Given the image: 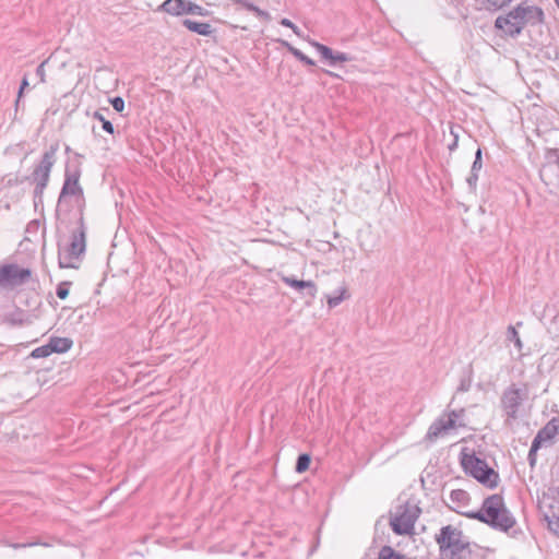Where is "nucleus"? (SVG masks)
<instances>
[{
	"instance_id": "10",
	"label": "nucleus",
	"mask_w": 559,
	"mask_h": 559,
	"mask_svg": "<svg viewBox=\"0 0 559 559\" xmlns=\"http://www.w3.org/2000/svg\"><path fill=\"white\" fill-rule=\"evenodd\" d=\"M464 413L463 408L460 409H453L449 412L448 414H444L437 418L429 427L428 432L426 435V438L429 441H435L443 433H447L450 429L455 428L456 420L460 418Z\"/></svg>"
},
{
	"instance_id": "19",
	"label": "nucleus",
	"mask_w": 559,
	"mask_h": 559,
	"mask_svg": "<svg viewBox=\"0 0 559 559\" xmlns=\"http://www.w3.org/2000/svg\"><path fill=\"white\" fill-rule=\"evenodd\" d=\"M280 43L282 44V46H284L294 57H296L299 61H301L302 63L307 64V66H314V61L309 58L308 56H306L302 51H300L299 49H297L296 47H294L292 44H289L288 41L286 40H280Z\"/></svg>"
},
{
	"instance_id": "36",
	"label": "nucleus",
	"mask_w": 559,
	"mask_h": 559,
	"mask_svg": "<svg viewBox=\"0 0 559 559\" xmlns=\"http://www.w3.org/2000/svg\"><path fill=\"white\" fill-rule=\"evenodd\" d=\"M280 24L289 27L297 36L301 37V32L297 25H295L290 20L284 17L280 21Z\"/></svg>"
},
{
	"instance_id": "14",
	"label": "nucleus",
	"mask_w": 559,
	"mask_h": 559,
	"mask_svg": "<svg viewBox=\"0 0 559 559\" xmlns=\"http://www.w3.org/2000/svg\"><path fill=\"white\" fill-rule=\"evenodd\" d=\"M2 322L11 326H22L31 324L32 320L25 310L16 308L14 311L5 313Z\"/></svg>"
},
{
	"instance_id": "43",
	"label": "nucleus",
	"mask_w": 559,
	"mask_h": 559,
	"mask_svg": "<svg viewBox=\"0 0 559 559\" xmlns=\"http://www.w3.org/2000/svg\"><path fill=\"white\" fill-rule=\"evenodd\" d=\"M457 146V135H454V141L451 145H449V150L453 151Z\"/></svg>"
},
{
	"instance_id": "15",
	"label": "nucleus",
	"mask_w": 559,
	"mask_h": 559,
	"mask_svg": "<svg viewBox=\"0 0 559 559\" xmlns=\"http://www.w3.org/2000/svg\"><path fill=\"white\" fill-rule=\"evenodd\" d=\"M183 14L206 16L209 15V11L190 0H177V16H181Z\"/></svg>"
},
{
	"instance_id": "21",
	"label": "nucleus",
	"mask_w": 559,
	"mask_h": 559,
	"mask_svg": "<svg viewBox=\"0 0 559 559\" xmlns=\"http://www.w3.org/2000/svg\"><path fill=\"white\" fill-rule=\"evenodd\" d=\"M512 0H477L483 9L488 11H498L508 5Z\"/></svg>"
},
{
	"instance_id": "8",
	"label": "nucleus",
	"mask_w": 559,
	"mask_h": 559,
	"mask_svg": "<svg viewBox=\"0 0 559 559\" xmlns=\"http://www.w3.org/2000/svg\"><path fill=\"white\" fill-rule=\"evenodd\" d=\"M81 176L80 168L78 166L70 167L67 165L64 170V181L61 188V191L59 193L55 216L56 221H60L61 214H62V206L66 202V199L70 195L73 197H81L83 198V189L79 183Z\"/></svg>"
},
{
	"instance_id": "7",
	"label": "nucleus",
	"mask_w": 559,
	"mask_h": 559,
	"mask_svg": "<svg viewBox=\"0 0 559 559\" xmlns=\"http://www.w3.org/2000/svg\"><path fill=\"white\" fill-rule=\"evenodd\" d=\"M421 510L414 503L406 502L397 506L395 512L391 515L390 526L396 535H411L414 532V525L419 518Z\"/></svg>"
},
{
	"instance_id": "2",
	"label": "nucleus",
	"mask_w": 559,
	"mask_h": 559,
	"mask_svg": "<svg viewBox=\"0 0 559 559\" xmlns=\"http://www.w3.org/2000/svg\"><path fill=\"white\" fill-rule=\"evenodd\" d=\"M64 221L60 217V221H56V234H57V246H58V264L61 269L75 267L72 263L74 259L80 258L86 249V227L84 224L83 212L80 211L78 218V228L71 234V241L66 248V252L62 253L61 240L63 234L61 233V225Z\"/></svg>"
},
{
	"instance_id": "39",
	"label": "nucleus",
	"mask_w": 559,
	"mask_h": 559,
	"mask_svg": "<svg viewBox=\"0 0 559 559\" xmlns=\"http://www.w3.org/2000/svg\"><path fill=\"white\" fill-rule=\"evenodd\" d=\"M174 1L175 0H166L162 3L159 9L175 15V5H173Z\"/></svg>"
},
{
	"instance_id": "13",
	"label": "nucleus",
	"mask_w": 559,
	"mask_h": 559,
	"mask_svg": "<svg viewBox=\"0 0 559 559\" xmlns=\"http://www.w3.org/2000/svg\"><path fill=\"white\" fill-rule=\"evenodd\" d=\"M179 23L185 26L188 31L197 33L202 36H211L215 33V29L210 23L198 22L191 17H181Z\"/></svg>"
},
{
	"instance_id": "45",
	"label": "nucleus",
	"mask_w": 559,
	"mask_h": 559,
	"mask_svg": "<svg viewBox=\"0 0 559 559\" xmlns=\"http://www.w3.org/2000/svg\"><path fill=\"white\" fill-rule=\"evenodd\" d=\"M555 1H556L557 5H558V8H559V0H555Z\"/></svg>"
},
{
	"instance_id": "41",
	"label": "nucleus",
	"mask_w": 559,
	"mask_h": 559,
	"mask_svg": "<svg viewBox=\"0 0 559 559\" xmlns=\"http://www.w3.org/2000/svg\"><path fill=\"white\" fill-rule=\"evenodd\" d=\"M471 388V379H463L457 388V391L466 392Z\"/></svg>"
},
{
	"instance_id": "25",
	"label": "nucleus",
	"mask_w": 559,
	"mask_h": 559,
	"mask_svg": "<svg viewBox=\"0 0 559 559\" xmlns=\"http://www.w3.org/2000/svg\"><path fill=\"white\" fill-rule=\"evenodd\" d=\"M311 456L308 453L299 454L296 461L295 471L297 473L306 472L309 468Z\"/></svg>"
},
{
	"instance_id": "22",
	"label": "nucleus",
	"mask_w": 559,
	"mask_h": 559,
	"mask_svg": "<svg viewBox=\"0 0 559 559\" xmlns=\"http://www.w3.org/2000/svg\"><path fill=\"white\" fill-rule=\"evenodd\" d=\"M233 1L236 3L242 4L247 10L253 12L257 16H259L261 19H264L266 21L271 19L269 12L261 10L253 3L249 2L248 0H233Z\"/></svg>"
},
{
	"instance_id": "23",
	"label": "nucleus",
	"mask_w": 559,
	"mask_h": 559,
	"mask_svg": "<svg viewBox=\"0 0 559 559\" xmlns=\"http://www.w3.org/2000/svg\"><path fill=\"white\" fill-rule=\"evenodd\" d=\"M378 559H406V557L391 546H383L378 554Z\"/></svg>"
},
{
	"instance_id": "32",
	"label": "nucleus",
	"mask_w": 559,
	"mask_h": 559,
	"mask_svg": "<svg viewBox=\"0 0 559 559\" xmlns=\"http://www.w3.org/2000/svg\"><path fill=\"white\" fill-rule=\"evenodd\" d=\"M345 293H346V289L343 288L340 293V295L337 296H329L328 297V305L330 308H334L336 306H338L344 299H345Z\"/></svg>"
},
{
	"instance_id": "42",
	"label": "nucleus",
	"mask_w": 559,
	"mask_h": 559,
	"mask_svg": "<svg viewBox=\"0 0 559 559\" xmlns=\"http://www.w3.org/2000/svg\"><path fill=\"white\" fill-rule=\"evenodd\" d=\"M28 86V81L26 78H24L21 82V85H20V90H19V95H17V99H16V106H19V103H20V98L22 97V94H23V91L25 87Z\"/></svg>"
},
{
	"instance_id": "4",
	"label": "nucleus",
	"mask_w": 559,
	"mask_h": 559,
	"mask_svg": "<svg viewBox=\"0 0 559 559\" xmlns=\"http://www.w3.org/2000/svg\"><path fill=\"white\" fill-rule=\"evenodd\" d=\"M461 465L464 472L484 486L493 489L498 486L499 474L490 467L487 462L478 457L474 452L467 453L466 449L461 452Z\"/></svg>"
},
{
	"instance_id": "38",
	"label": "nucleus",
	"mask_w": 559,
	"mask_h": 559,
	"mask_svg": "<svg viewBox=\"0 0 559 559\" xmlns=\"http://www.w3.org/2000/svg\"><path fill=\"white\" fill-rule=\"evenodd\" d=\"M477 181H478V173L471 171L469 176L466 178V182L472 190L476 189Z\"/></svg>"
},
{
	"instance_id": "16",
	"label": "nucleus",
	"mask_w": 559,
	"mask_h": 559,
	"mask_svg": "<svg viewBox=\"0 0 559 559\" xmlns=\"http://www.w3.org/2000/svg\"><path fill=\"white\" fill-rule=\"evenodd\" d=\"M284 283H286L292 288L298 290V292H306L305 295L309 296L310 298H314L317 294V286L312 281H302V280H296L293 277H284Z\"/></svg>"
},
{
	"instance_id": "3",
	"label": "nucleus",
	"mask_w": 559,
	"mask_h": 559,
	"mask_svg": "<svg viewBox=\"0 0 559 559\" xmlns=\"http://www.w3.org/2000/svg\"><path fill=\"white\" fill-rule=\"evenodd\" d=\"M441 555L447 559H463L469 554V543L464 539L463 532L452 525L443 526L436 536Z\"/></svg>"
},
{
	"instance_id": "44",
	"label": "nucleus",
	"mask_w": 559,
	"mask_h": 559,
	"mask_svg": "<svg viewBox=\"0 0 559 559\" xmlns=\"http://www.w3.org/2000/svg\"><path fill=\"white\" fill-rule=\"evenodd\" d=\"M324 72H325L328 75H330V76H334V78H337V76H338L337 74H335L334 72L329 71V70H325Z\"/></svg>"
},
{
	"instance_id": "12",
	"label": "nucleus",
	"mask_w": 559,
	"mask_h": 559,
	"mask_svg": "<svg viewBox=\"0 0 559 559\" xmlns=\"http://www.w3.org/2000/svg\"><path fill=\"white\" fill-rule=\"evenodd\" d=\"M516 10L519 14L523 16L522 22L524 26L537 25L544 20V12L537 7L520 4L516 7Z\"/></svg>"
},
{
	"instance_id": "33",
	"label": "nucleus",
	"mask_w": 559,
	"mask_h": 559,
	"mask_svg": "<svg viewBox=\"0 0 559 559\" xmlns=\"http://www.w3.org/2000/svg\"><path fill=\"white\" fill-rule=\"evenodd\" d=\"M350 57L345 52L333 51V56L331 58L330 64L334 66L336 62H347L350 61Z\"/></svg>"
},
{
	"instance_id": "37",
	"label": "nucleus",
	"mask_w": 559,
	"mask_h": 559,
	"mask_svg": "<svg viewBox=\"0 0 559 559\" xmlns=\"http://www.w3.org/2000/svg\"><path fill=\"white\" fill-rule=\"evenodd\" d=\"M110 104L112 108L118 112H121L124 109V100L120 96L111 98Z\"/></svg>"
},
{
	"instance_id": "35",
	"label": "nucleus",
	"mask_w": 559,
	"mask_h": 559,
	"mask_svg": "<svg viewBox=\"0 0 559 559\" xmlns=\"http://www.w3.org/2000/svg\"><path fill=\"white\" fill-rule=\"evenodd\" d=\"M483 167V162H481V150L478 148L475 153V159L473 162V165H472V168H471V171H475V173H478Z\"/></svg>"
},
{
	"instance_id": "29",
	"label": "nucleus",
	"mask_w": 559,
	"mask_h": 559,
	"mask_svg": "<svg viewBox=\"0 0 559 559\" xmlns=\"http://www.w3.org/2000/svg\"><path fill=\"white\" fill-rule=\"evenodd\" d=\"M450 498L453 502L457 503H466L468 500V493L463 489L452 490L450 493Z\"/></svg>"
},
{
	"instance_id": "20",
	"label": "nucleus",
	"mask_w": 559,
	"mask_h": 559,
	"mask_svg": "<svg viewBox=\"0 0 559 559\" xmlns=\"http://www.w3.org/2000/svg\"><path fill=\"white\" fill-rule=\"evenodd\" d=\"M0 544L8 546L10 548H13V549H23V548L34 547V546H38V545L44 546V547L51 546V544L46 543V542H40L39 539H34V540L26 542V543H13L8 539H3L0 542Z\"/></svg>"
},
{
	"instance_id": "6",
	"label": "nucleus",
	"mask_w": 559,
	"mask_h": 559,
	"mask_svg": "<svg viewBox=\"0 0 559 559\" xmlns=\"http://www.w3.org/2000/svg\"><path fill=\"white\" fill-rule=\"evenodd\" d=\"M530 400V384L526 382L510 383L500 396V406L507 420L519 418L521 407Z\"/></svg>"
},
{
	"instance_id": "26",
	"label": "nucleus",
	"mask_w": 559,
	"mask_h": 559,
	"mask_svg": "<svg viewBox=\"0 0 559 559\" xmlns=\"http://www.w3.org/2000/svg\"><path fill=\"white\" fill-rule=\"evenodd\" d=\"M507 340L514 344V346L518 349V352L522 350L523 343H522V341L520 338V335H519L518 331L515 330V328L513 325H510L508 328V330H507Z\"/></svg>"
},
{
	"instance_id": "24",
	"label": "nucleus",
	"mask_w": 559,
	"mask_h": 559,
	"mask_svg": "<svg viewBox=\"0 0 559 559\" xmlns=\"http://www.w3.org/2000/svg\"><path fill=\"white\" fill-rule=\"evenodd\" d=\"M543 442L536 437L532 441V445L527 455V460L531 467H534L537 460V451L540 449Z\"/></svg>"
},
{
	"instance_id": "11",
	"label": "nucleus",
	"mask_w": 559,
	"mask_h": 559,
	"mask_svg": "<svg viewBox=\"0 0 559 559\" xmlns=\"http://www.w3.org/2000/svg\"><path fill=\"white\" fill-rule=\"evenodd\" d=\"M523 16H521L516 10V8L510 11L506 16H498L496 20V27L501 29L507 35L512 37L518 36L522 29L525 27L522 22Z\"/></svg>"
},
{
	"instance_id": "34",
	"label": "nucleus",
	"mask_w": 559,
	"mask_h": 559,
	"mask_svg": "<svg viewBox=\"0 0 559 559\" xmlns=\"http://www.w3.org/2000/svg\"><path fill=\"white\" fill-rule=\"evenodd\" d=\"M546 519L548 522V528L559 536V516L552 515L551 518L547 516Z\"/></svg>"
},
{
	"instance_id": "18",
	"label": "nucleus",
	"mask_w": 559,
	"mask_h": 559,
	"mask_svg": "<svg viewBox=\"0 0 559 559\" xmlns=\"http://www.w3.org/2000/svg\"><path fill=\"white\" fill-rule=\"evenodd\" d=\"M49 344V349L51 350V354L52 353H58V354H62V353H66L68 352L72 345H73V342L71 338H68V337H51L48 342Z\"/></svg>"
},
{
	"instance_id": "27",
	"label": "nucleus",
	"mask_w": 559,
	"mask_h": 559,
	"mask_svg": "<svg viewBox=\"0 0 559 559\" xmlns=\"http://www.w3.org/2000/svg\"><path fill=\"white\" fill-rule=\"evenodd\" d=\"M310 44L317 49L322 58L326 59L329 62L331 61L333 50L330 47L314 40H311Z\"/></svg>"
},
{
	"instance_id": "5",
	"label": "nucleus",
	"mask_w": 559,
	"mask_h": 559,
	"mask_svg": "<svg viewBox=\"0 0 559 559\" xmlns=\"http://www.w3.org/2000/svg\"><path fill=\"white\" fill-rule=\"evenodd\" d=\"M58 150V143L51 144L49 148L43 154L40 163L34 168L32 175L24 177V179L21 180V182L24 180H33L36 183L34 189L35 206L38 202L43 201L44 190L48 185L50 171L53 164L56 163V153Z\"/></svg>"
},
{
	"instance_id": "9",
	"label": "nucleus",
	"mask_w": 559,
	"mask_h": 559,
	"mask_svg": "<svg viewBox=\"0 0 559 559\" xmlns=\"http://www.w3.org/2000/svg\"><path fill=\"white\" fill-rule=\"evenodd\" d=\"M32 277L28 267H22L16 263L0 265V288H14L26 284Z\"/></svg>"
},
{
	"instance_id": "30",
	"label": "nucleus",
	"mask_w": 559,
	"mask_h": 559,
	"mask_svg": "<svg viewBox=\"0 0 559 559\" xmlns=\"http://www.w3.org/2000/svg\"><path fill=\"white\" fill-rule=\"evenodd\" d=\"M49 355H51V350L49 349V344L39 346L31 353V357H33V358H45V357H48Z\"/></svg>"
},
{
	"instance_id": "28",
	"label": "nucleus",
	"mask_w": 559,
	"mask_h": 559,
	"mask_svg": "<svg viewBox=\"0 0 559 559\" xmlns=\"http://www.w3.org/2000/svg\"><path fill=\"white\" fill-rule=\"evenodd\" d=\"M94 119L102 122L103 130L106 131L109 134L114 133V124L105 118L103 112L100 110H96L93 115Z\"/></svg>"
},
{
	"instance_id": "17",
	"label": "nucleus",
	"mask_w": 559,
	"mask_h": 559,
	"mask_svg": "<svg viewBox=\"0 0 559 559\" xmlns=\"http://www.w3.org/2000/svg\"><path fill=\"white\" fill-rule=\"evenodd\" d=\"M559 436V413L558 416L552 417L535 436L543 443L552 440Z\"/></svg>"
},
{
	"instance_id": "31",
	"label": "nucleus",
	"mask_w": 559,
	"mask_h": 559,
	"mask_svg": "<svg viewBox=\"0 0 559 559\" xmlns=\"http://www.w3.org/2000/svg\"><path fill=\"white\" fill-rule=\"evenodd\" d=\"M71 282H61L58 284L56 294L60 299H66L69 295V287Z\"/></svg>"
},
{
	"instance_id": "40",
	"label": "nucleus",
	"mask_w": 559,
	"mask_h": 559,
	"mask_svg": "<svg viewBox=\"0 0 559 559\" xmlns=\"http://www.w3.org/2000/svg\"><path fill=\"white\" fill-rule=\"evenodd\" d=\"M45 63H46V61L41 62L36 69V75L40 79V82H43V83L45 82V75H46Z\"/></svg>"
},
{
	"instance_id": "1",
	"label": "nucleus",
	"mask_w": 559,
	"mask_h": 559,
	"mask_svg": "<svg viewBox=\"0 0 559 559\" xmlns=\"http://www.w3.org/2000/svg\"><path fill=\"white\" fill-rule=\"evenodd\" d=\"M463 514L471 520H477L501 532H508L516 523L515 518L506 507L503 497L499 493L487 497L478 511H469Z\"/></svg>"
}]
</instances>
